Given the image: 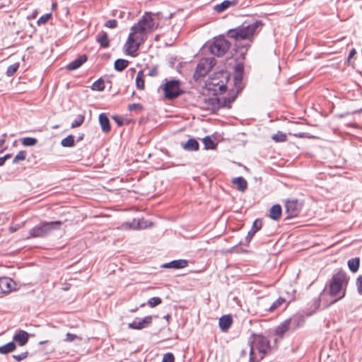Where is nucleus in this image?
<instances>
[{"instance_id":"1","label":"nucleus","mask_w":362,"mask_h":362,"mask_svg":"<svg viewBox=\"0 0 362 362\" xmlns=\"http://www.w3.org/2000/svg\"><path fill=\"white\" fill-rule=\"evenodd\" d=\"M349 282V278L344 272H338L333 275L329 288V293L332 297H337L331 304L343 298L346 294V288Z\"/></svg>"},{"instance_id":"2","label":"nucleus","mask_w":362,"mask_h":362,"mask_svg":"<svg viewBox=\"0 0 362 362\" xmlns=\"http://www.w3.org/2000/svg\"><path fill=\"white\" fill-rule=\"evenodd\" d=\"M262 26L261 21H255L250 24H243L236 28L229 30L228 35L235 40H249L258 32V29H261Z\"/></svg>"},{"instance_id":"3","label":"nucleus","mask_w":362,"mask_h":362,"mask_svg":"<svg viewBox=\"0 0 362 362\" xmlns=\"http://www.w3.org/2000/svg\"><path fill=\"white\" fill-rule=\"evenodd\" d=\"M269 349V341L262 335L255 336L250 344V362H257L264 358V354Z\"/></svg>"},{"instance_id":"4","label":"nucleus","mask_w":362,"mask_h":362,"mask_svg":"<svg viewBox=\"0 0 362 362\" xmlns=\"http://www.w3.org/2000/svg\"><path fill=\"white\" fill-rule=\"evenodd\" d=\"M159 25L157 17L151 13H146L139 22L132 26L131 30H134L141 37H146V34L156 30Z\"/></svg>"},{"instance_id":"5","label":"nucleus","mask_w":362,"mask_h":362,"mask_svg":"<svg viewBox=\"0 0 362 362\" xmlns=\"http://www.w3.org/2000/svg\"><path fill=\"white\" fill-rule=\"evenodd\" d=\"M62 225L60 221H43L31 228L29 231V238H43L48 235L52 230H58Z\"/></svg>"},{"instance_id":"6","label":"nucleus","mask_w":362,"mask_h":362,"mask_svg":"<svg viewBox=\"0 0 362 362\" xmlns=\"http://www.w3.org/2000/svg\"><path fill=\"white\" fill-rule=\"evenodd\" d=\"M229 78L227 71H220L213 74L207 80V86L209 89L219 93L226 90V85Z\"/></svg>"},{"instance_id":"7","label":"nucleus","mask_w":362,"mask_h":362,"mask_svg":"<svg viewBox=\"0 0 362 362\" xmlns=\"http://www.w3.org/2000/svg\"><path fill=\"white\" fill-rule=\"evenodd\" d=\"M146 37H141L140 34L131 30L125 44L127 54L131 56H136L140 45L144 42Z\"/></svg>"},{"instance_id":"8","label":"nucleus","mask_w":362,"mask_h":362,"mask_svg":"<svg viewBox=\"0 0 362 362\" xmlns=\"http://www.w3.org/2000/svg\"><path fill=\"white\" fill-rule=\"evenodd\" d=\"M230 43L223 37H214L209 47V52L216 57L223 56L229 49Z\"/></svg>"},{"instance_id":"9","label":"nucleus","mask_w":362,"mask_h":362,"mask_svg":"<svg viewBox=\"0 0 362 362\" xmlns=\"http://www.w3.org/2000/svg\"><path fill=\"white\" fill-rule=\"evenodd\" d=\"M216 60L212 58L202 59L197 65L196 70L194 74L195 80L205 76L215 65Z\"/></svg>"},{"instance_id":"10","label":"nucleus","mask_w":362,"mask_h":362,"mask_svg":"<svg viewBox=\"0 0 362 362\" xmlns=\"http://www.w3.org/2000/svg\"><path fill=\"white\" fill-rule=\"evenodd\" d=\"M303 322V320L301 317H294L290 319H287L276 328L275 334L280 337H283L284 334L289 329L291 325H293V328L296 329Z\"/></svg>"},{"instance_id":"11","label":"nucleus","mask_w":362,"mask_h":362,"mask_svg":"<svg viewBox=\"0 0 362 362\" xmlns=\"http://www.w3.org/2000/svg\"><path fill=\"white\" fill-rule=\"evenodd\" d=\"M163 91L165 97L168 99L177 98L182 93L179 81L172 80L167 81L164 85Z\"/></svg>"},{"instance_id":"12","label":"nucleus","mask_w":362,"mask_h":362,"mask_svg":"<svg viewBox=\"0 0 362 362\" xmlns=\"http://www.w3.org/2000/svg\"><path fill=\"white\" fill-rule=\"evenodd\" d=\"M226 106V100H221L217 97L204 98L202 108L211 112H216L219 108Z\"/></svg>"},{"instance_id":"13","label":"nucleus","mask_w":362,"mask_h":362,"mask_svg":"<svg viewBox=\"0 0 362 362\" xmlns=\"http://www.w3.org/2000/svg\"><path fill=\"white\" fill-rule=\"evenodd\" d=\"M151 226V223L148 222L144 218L141 219H134L130 223H126L123 225V227L125 228H129L133 230H141L145 229L148 226Z\"/></svg>"},{"instance_id":"14","label":"nucleus","mask_w":362,"mask_h":362,"mask_svg":"<svg viewBox=\"0 0 362 362\" xmlns=\"http://www.w3.org/2000/svg\"><path fill=\"white\" fill-rule=\"evenodd\" d=\"M285 206L289 218L296 216L300 209V204L296 199L288 200Z\"/></svg>"},{"instance_id":"15","label":"nucleus","mask_w":362,"mask_h":362,"mask_svg":"<svg viewBox=\"0 0 362 362\" xmlns=\"http://www.w3.org/2000/svg\"><path fill=\"white\" fill-rule=\"evenodd\" d=\"M14 281L8 277L0 278V297L3 293H10L15 288Z\"/></svg>"},{"instance_id":"16","label":"nucleus","mask_w":362,"mask_h":362,"mask_svg":"<svg viewBox=\"0 0 362 362\" xmlns=\"http://www.w3.org/2000/svg\"><path fill=\"white\" fill-rule=\"evenodd\" d=\"M152 322V317L148 315L143 319H135L132 322L129 324V327L134 329H141L151 325Z\"/></svg>"},{"instance_id":"17","label":"nucleus","mask_w":362,"mask_h":362,"mask_svg":"<svg viewBox=\"0 0 362 362\" xmlns=\"http://www.w3.org/2000/svg\"><path fill=\"white\" fill-rule=\"evenodd\" d=\"M29 339V334L22 329H18L16 331L13 337V342L16 344H18L19 346L25 345Z\"/></svg>"},{"instance_id":"18","label":"nucleus","mask_w":362,"mask_h":362,"mask_svg":"<svg viewBox=\"0 0 362 362\" xmlns=\"http://www.w3.org/2000/svg\"><path fill=\"white\" fill-rule=\"evenodd\" d=\"M262 228V221L256 219L252 224V228L248 231L245 238L246 244H248L255 234Z\"/></svg>"},{"instance_id":"19","label":"nucleus","mask_w":362,"mask_h":362,"mask_svg":"<svg viewBox=\"0 0 362 362\" xmlns=\"http://www.w3.org/2000/svg\"><path fill=\"white\" fill-rule=\"evenodd\" d=\"M87 60V57L86 54L81 55L79 57L76 59L75 60L70 62L67 66L66 69L69 71H74L78 68H79L83 63H85Z\"/></svg>"},{"instance_id":"20","label":"nucleus","mask_w":362,"mask_h":362,"mask_svg":"<svg viewBox=\"0 0 362 362\" xmlns=\"http://www.w3.org/2000/svg\"><path fill=\"white\" fill-rule=\"evenodd\" d=\"M188 262L185 259L173 260L170 262L164 264L162 267L163 268H173V269H182L187 266Z\"/></svg>"},{"instance_id":"21","label":"nucleus","mask_w":362,"mask_h":362,"mask_svg":"<svg viewBox=\"0 0 362 362\" xmlns=\"http://www.w3.org/2000/svg\"><path fill=\"white\" fill-rule=\"evenodd\" d=\"M238 1H223L222 3L216 4L214 7V10L217 13H221L229 8L230 6H235L237 4Z\"/></svg>"},{"instance_id":"22","label":"nucleus","mask_w":362,"mask_h":362,"mask_svg":"<svg viewBox=\"0 0 362 362\" xmlns=\"http://www.w3.org/2000/svg\"><path fill=\"white\" fill-rule=\"evenodd\" d=\"M282 211L279 204L273 205L269 209V217L274 221L279 220L281 216Z\"/></svg>"},{"instance_id":"23","label":"nucleus","mask_w":362,"mask_h":362,"mask_svg":"<svg viewBox=\"0 0 362 362\" xmlns=\"http://www.w3.org/2000/svg\"><path fill=\"white\" fill-rule=\"evenodd\" d=\"M233 322L232 317L230 315L222 316L218 321V325L222 331H226L231 326Z\"/></svg>"},{"instance_id":"24","label":"nucleus","mask_w":362,"mask_h":362,"mask_svg":"<svg viewBox=\"0 0 362 362\" xmlns=\"http://www.w3.org/2000/svg\"><path fill=\"white\" fill-rule=\"evenodd\" d=\"M96 41L104 48H107L110 45L108 35L105 31H101L97 35Z\"/></svg>"},{"instance_id":"25","label":"nucleus","mask_w":362,"mask_h":362,"mask_svg":"<svg viewBox=\"0 0 362 362\" xmlns=\"http://www.w3.org/2000/svg\"><path fill=\"white\" fill-rule=\"evenodd\" d=\"M99 122L102 128V131L107 133L110 130V122L108 117L105 113H101L99 115Z\"/></svg>"},{"instance_id":"26","label":"nucleus","mask_w":362,"mask_h":362,"mask_svg":"<svg viewBox=\"0 0 362 362\" xmlns=\"http://www.w3.org/2000/svg\"><path fill=\"white\" fill-rule=\"evenodd\" d=\"M232 182L237 186L238 189L240 192L245 191L247 187V182L243 177L233 178Z\"/></svg>"},{"instance_id":"27","label":"nucleus","mask_w":362,"mask_h":362,"mask_svg":"<svg viewBox=\"0 0 362 362\" xmlns=\"http://www.w3.org/2000/svg\"><path fill=\"white\" fill-rule=\"evenodd\" d=\"M135 81L136 88L139 90H144L145 88V80L143 70H140L137 73Z\"/></svg>"},{"instance_id":"28","label":"nucleus","mask_w":362,"mask_h":362,"mask_svg":"<svg viewBox=\"0 0 362 362\" xmlns=\"http://www.w3.org/2000/svg\"><path fill=\"white\" fill-rule=\"evenodd\" d=\"M16 349V345L14 342L10 341L6 344H4L0 346V354H7L13 352Z\"/></svg>"},{"instance_id":"29","label":"nucleus","mask_w":362,"mask_h":362,"mask_svg":"<svg viewBox=\"0 0 362 362\" xmlns=\"http://www.w3.org/2000/svg\"><path fill=\"white\" fill-rule=\"evenodd\" d=\"M184 148L187 151H197L199 149V143L194 139H189L184 145Z\"/></svg>"},{"instance_id":"30","label":"nucleus","mask_w":362,"mask_h":362,"mask_svg":"<svg viewBox=\"0 0 362 362\" xmlns=\"http://www.w3.org/2000/svg\"><path fill=\"white\" fill-rule=\"evenodd\" d=\"M129 62L126 59H119L115 62L114 67L118 71H122L127 68Z\"/></svg>"},{"instance_id":"31","label":"nucleus","mask_w":362,"mask_h":362,"mask_svg":"<svg viewBox=\"0 0 362 362\" xmlns=\"http://www.w3.org/2000/svg\"><path fill=\"white\" fill-rule=\"evenodd\" d=\"M360 264V259L358 257L351 259L348 261V267L352 272L358 271Z\"/></svg>"},{"instance_id":"32","label":"nucleus","mask_w":362,"mask_h":362,"mask_svg":"<svg viewBox=\"0 0 362 362\" xmlns=\"http://www.w3.org/2000/svg\"><path fill=\"white\" fill-rule=\"evenodd\" d=\"M285 302H286V300L284 298L280 297L272 304V305L267 309V310L269 312H273L275 310H276L278 308H279Z\"/></svg>"},{"instance_id":"33","label":"nucleus","mask_w":362,"mask_h":362,"mask_svg":"<svg viewBox=\"0 0 362 362\" xmlns=\"http://www.w3.org/2000/svg\"><path fill=\"white\" fill-rule=\"evenodd\" d=\"M203 143L206 149H214L216 147V144L209 136L203 139Z\"/></svg>"},{"instance_id":"34","label":"nucleus","mask_w":362,"mask_h":362,"mask_svg":"<svg viewBox=\"0 0 362 362\" xmlns=\"http://www.w3.org/2000/svg\"><path fill=\"white\" fill-rule=\"evenodd\" d=\"M92 90L102 91L105 89V83L102 79H98L95 81L91 86Z\"/></svg>"},{"instance_id":"35","label":"nucleus","mask_w":362,"mask_h":362,"mask_svg":"<svg viewBox=\"0 0 362 362\" xmlns=\"http://www.w3.org/2000/svg\"><path fill=\"white\" fill-rule=\"evenodd\" d=\"M74 144V138L69 135L61 141V145L64 147H71Z\"/></svg>"},{"instance_id":"36","label":"nucleus","mask_w":362,"mask_h":362,"mask_svg":"<svg viewBox=\"0 0 362 362\" xmlns=\"http://www.w3.org/2000/svg\"><path fill=\"white\" fill-rule=\"evenodd\" d=\"M37 142V140L32 137H25L22 139V144L25 146H35Z\"/></svg>"},{"instance_id":"37","label":"nucleus","mask_w":362,"mask_h":362,"mask_svg":"<svg viewBox=\"0 0 362 362\" xmlns=\"http://www.w3.org/2000/svg\"><path fill=\"white\" fill-rule=\"evenodd\" d=\"M84 119H85V117L83 115H78L77 117L72 122V123L71 124V127L75 128V127L81 126L83 123Z\"/></svg>"},{"instance_id":"38","label":"nucleus","mask_w":362,"mask_h":362,"mask_svg":"<svg viewBox=\"0 0 362 362\" xmlns=\"http://www.w3.org/2000/svg\"><path fill=\"white\" fill-rule=\"evenodd\" d=\"M272 139L276 142H283L286 141V135L281 132H278L272 136Z\"/></svg>"},{"instance_id":"39","label":"nucleus","mask_w":362,"mask_h":362,"mask_svg":"<svg viewBox=\"0 0 362 362\" xmlns=\"http://www.w3.org/2000/svg\"><path fill=\"white\" fill-rule=\"evenodd\" d=\"M161 303H162V300L159 297H153L148 300L147 304L151 308H154V307L160 305Z\"/></svg>"},{"instance_id":"40","label":"nucleus","mask_w":362,"mask_h":362,"mask_svg":"<svg viewBox=\"0 0 362 362\" xmlns=\"http://www.w3.org/2000/svg\"><path fill=\"white\" fill-rule=\"evenodd\" d=\"M18 66H19V65L18 63L10 65L7 68V70H6L7 76H13L17 71Z\"/></svg>"},{"instance_id":"41","label":"nucleus","mask_w":362,"mask_h":362,"mask_svg":"<svg viewBox=\"0 0 362 362\" xmlns=\"http://www.w3.org/2000/svg\"><path fill=\"white\" fill-rule=\"evenodd\" d=\"M26 158V152L25 151H19L17 155L14 157L13 163H16L19 160H24Z\"/></svg>"},{"instance_id":"42","label":"nucleus","mask_w":362,"mask_h":362,"mask_svg":"<svg viewBox=\"0 0 362 362\" xmlns=\"http://www.w3.org/2000/svg\"><path fill=\"white\" fill-rule=\"evenodd\" d=\"M175 357L172 353H167L163 355L162 362H174Z\"/></svg>"},{"instance_id":"43","label":"nucleus","mask_w":362,"mask_h":362,"mask_svg":"<svg viewBox=\"0 0 362 362\" xmlns=\"http://www.w3.org/2000/svg\"><path fill=\"white\" fill-rule=\"evenodd\" d=\"M52 17V13H46L43 16H42L39 20L37 21V23H47Z\"/></svg>"},{"instance_id":"44","label":"nucleus","mask_w":362,"mask_h":362,"mask_svg":"<svg viewBox=\"0 0 362 362\" xmlns=\"http://www.w3.org/2000/svg\"><path fill=\"white\" fill-rule=\"evenodd\" d=\"M75 339H81V338L76 334L67 333L66 335V339L64 340L67 342H71Z\"/></svg>"},{"instance_id":"45","label":"nucleus","mask_w":362,"mask_h":362,"mask_svg":"<svg viewBox=\"0 0 362 362\" xmlns=\"http://www.w3.org/2000/svg\"><path fill=\"white\" fill-rule=\"evenodd\" d=\"M117 25V21L115 19L109 20L105 23V26L109 28H115Z\"/></svg>"},{"instance_id":"46","label":"nucleus","mask_w":362,"mask_h":362,"mask_svg":"<svg viewBox=\"0 0 362 362\" xmlns=\"http://www.w3.org/2000/svg\"><path fill=\"white\" fill-rule=\"evenodd\" d=\"M28 355V353L27 351H25V352H22L20 354L13 355V358H15L18 361H21L23 360L24 358H27Z\"/></svg>"},{"instance_id":"47","label":"nucleus","mask_w":362,"mask_h":362,"mask_svg":"<svg viewBox=\"0 0 362 362\" xmlns=\"http://www.w3.org/2000/svg\"><path fill=\"white\" fill-rule=\"evenodd\" d=\"M356 286L358 293L362 295V276L358 277L356 280Z\"/></svg>"},{"instance_id":"48","label":"nucleus","mask_w":362,"mask_h":362,"mask_svg":"<svg viewBox=\"0 0 362 362\" xmlns=\"http://www.w3.org/2000/svg\"><path fill=\"white\" fill-rule=\"evenodd\" d=\"M158 69L156 66H154L149 69L148 75L150 76H156L158 75Z\"/></svg>"},{"instance_id":"49","label":"nucleus","mask_w":362,"mask_h":362,"mask_svg":"<svg viewBox=\"0 0 362 362\" xmlns=\"http://www.w3.org/2000/svg\"><path fill=\"white\" fill-rule=\"evenodd\" d=\"M112 119L115 121V122L119 125L122 126L124 124V119L118 116H114L112 117Z\"/></svg>"},{"instance_id":"50","label":"nucleus","mask_w":362,"mask_h":362,"mask_svg":"<svg viewBox=\"0 0 362 362\" xmlns=\"http://www.w3.org/2000/svg\"><path fill=\"white\" fill-rule=\"evenodd\" d=\"M136 107H140V105L137 103H133L129 105L128 109L129 111L134 110Z\"/></svg>"},{"instance_id":"51","label":"nucleus","mask_w":362,"mask_h":362,"mask_svg":"<svg viewBox=\"0 0 362 362\" xmlns=\"http://www.w3.org/2000/svg\"><path fill=\"white\" fill-rule=\"evenodd\" d=\"M19 228V226H11L9 227V230L10 232L11 233H14L16 232L18 229Z\"/></svg>"},{"instance_id":"52","label":"nucleus","mask_w":362,"mask_h":362,"mask_svg":"<svg viewBox=\"0 0 362 362\" xmlns=\"http://www.w3.org/2000/svg\"><path fill=\"white\" fill-rule=\"evenodd\" d=\"M356 53V52L355 49H352L349 52V59L352 58L355 55Z\"/></svg>"},{"instance_id":"53","label":"nucleus","mask_w":362,"mask_h":362,"mask_svg":"<svg viewBox=\"0 0 362 362\" xmlns=\"http://www.w3.org/2000/svg\"><path fill=\"white\" fill-rule=\"evenodd\" d=\"M5 136H6V134H4L3 137H5ZM5 142H6L5 138H2L0 139V148L4 145Z\"/></svg>"},{"instance_id":"54","label":"nucleus","mask_w":362,"mask_h":362,"mask_svg":"<svg viewBox=\"0 0 362 362\" xmlns=\"http://www.w3.org/2000/svg\"><path fill=\"white\" fill-rule=\"evenodd\" d=\"M5 161L6 160H4V157H1L0 158V166L3 165L5 163Z\"/></svg>"},{"instance_id":"55","label":"nucleus","mask_w":362,"mask_h":362,"mask_svg":"<svg viewBox=\"0 0 362 362\" xmlns=\"http://www.w3.org/2000/svg\"><path fill=\"white\" fill-rule=\"evenodd\" d=\"M11 154H6V155H5V156H3V157H4V160H6L7 159L10 158H11Z\"/></svg>"},{"instance_id":"56","label":"nucleus","mask_w":362,"mask_h":362,"mask_svg":"<svg viewBox=\"0 0 362 362\" xmlns=\"http://www.w3.org/2000/svg\"><path fill=\"white\" fill-rule=\"evenodd\" d=\"M235 80H236V81H238H238H240V80H241V76H235Z\"/></svg>"},{"instance_id":"57","label":"nucleus","mask_w":362,"mask_h":362,"mask_svg":"<svg viewBox=\"0 0 362 362\" xmlns=\"http://www.w3.org/2000/svg\"><path fill=\"white\" fill-rule=\"evenodd\" d=\"M57 6V4L56 3H53L52 5V9H54V8L56 7Z\"/></svg>"},{"instance_id":"58","label":"nucleus","mask_w":362,"mask_h":362,"mask_svg":"<svg viewBox=\"0 0 362 362\" xmlns=\"http://www.w3.org/2000/svg\"><path fill=\"white\" fill-rule=\"evenodd\" d=\"M47 342V341H40V344H45Z\"/></svg>"}]
</instances>
